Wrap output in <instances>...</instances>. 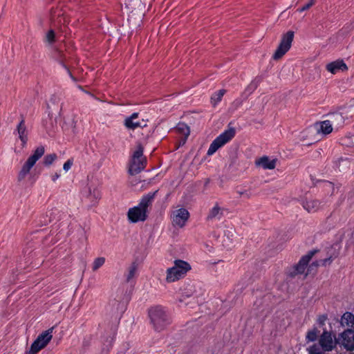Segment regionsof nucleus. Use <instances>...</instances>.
I'll list each match as a JSON object with an SVG mask.
<instances>
[{"instance_id":"nucleus-28","label":"nucleus","mask_w":354,"mask_h":354,"mask_svg":"<svg viewBox=\"0 0 354 354\" xmlns=\"http://www.w3.org/2000/svg\"><path fill=\"white\" fill-rule=\"evenodd\" d=\"M261 80L260 78H255L253 81L251 82V83L248 85L247 87V91L250 93L253 92L258 86L259 84L260 83Z\"/></svg>"},{"instance_id":"nucleus-30","label":"nucleus","mask_w":354,"mask_h":354,"mask_svg":"<svg viewBox=\"0 0 354 354\" xmlns=\"http://www.w3.org/2000/svg\"><path fill=\"white\" fill-rule=\"evenodd\" d=\"M143 148L139 145L136 151L133 153V159H144L143 157Z\"/></svg>"},{"instance_id":"nucleus-27","label":"nucleus","mask_w":354,"mask_h":354,"mask_svg":"<svg viewBox=\"0 0 354 354\" xmlns=\"http://www.w3.org/2000/svg\"><path fill=\"white\" fill-rule=\"evenodd\" d=\"M57 158V155L55 153L46 155L44 158V164L46 166L50 165Z\"/></svg>"},{"instance_id":"nucleus-20","label":"nucleus","mask_w":354,"mask_h":354,"mask_svg":"<svg viewBox=\"0 0 354 354\" xmlns=\"http://www.w3.org/2000/svg\"><path fill=\"white\" fill-rule=\"evenodd\" d=\"M86 197L91 202L95 203L100 198V192L96 187L88 186L86 191Z\"/></svg>"},{"instance_id":"nucleus-33","label":"nucleus","mask_w":354,"mask_h":354,"mask_svg":"<svg viewBox=\"0 0 354 354\" xmlns=\"http://www.w3.org/2000/svg\"><path fill=\"white\" fill-rule=\"evenodd\" d=\"M343 144L346 145L354 146V136L344 139Z\"/></svg>"},{"instance_id":"nucleus-17","label":"nucleus","mask_w":354,"mask_h":354,"mask_svg":"<svg viewBox=\"0 0 354 354\" xmlns=\"http://www.w3.org/2000/svg\"><path fill=\"white\" fill-rule=\"evenodd\" d=\"M17 131L23 145H26L28 140V131L25 124V120L23 117L17 127Z\"/></svg>"},{"instance_id":"nucleus-38","label":"nucleus","mask_w":354,"mask_h":354,"mask_svg":"<svg viewBox=\"0 0 354 354\" xmlns=\"http://www.w3.org/2000/svg\"><path fill=\"white\" fill-rule=\"evenodd\" d=\"M60 176V174L58 173H55L54 175L52 176V180L53 181H55L57 179H58Z\"/></svg>"},{"instance_id":"nucleus-13","label":"nucleus","mask_w":354,"mask_h":354,"mask_svg":"<svg viewBox=\"0 0 354 354\" xmlns=\"http://www.w3.org/2000/svg\"><path fill=\"white\" fill-rule=\"evenodd\" d=\"M277 159L270 158L267 156H263L260 158L255 160V164L257 167H260L263 169H273L277 165Z\"/></svg>"},{"instance_id":"nucleus-23","label":"nucleus","mask_w":354,"mask_h":354,"mask_svg":"<svg viewBox=\"0 0 354 354\" xmlns=\"http://www.w3.org/2000/svg\"><path fill=\"white\" fill-rule=\"evenodd\" d=\"M138 269V264L136 262H133L128 268L127 273L126 275V280L129 282L134 277Z\"/></svg>"},{"instance_id":"nucleus-15","label":"nucleus","mask_w":354,"mask_h":354,"mask_svg":"<svg viewBox=\"0 0 354 354\" xmlns=\"http://www.w3.org/2000/svg\"><path fill=\"white\" fill-rule=\"evenodd\" d=\"M145 167V159H133L129 169V172L131 175H136L143 170Z\"/></svg>"},{"instance_id":"nucleus-14","label":"nucleus","mask_w":354,"mask_h":354,"mask_svg":"<svg viewBox=\"0 0 354 354\" xmlns=\"http://www.w3.org/2000/svg\"><path fill=\"white\" fill-rule=\"evenodd\" d=\"M326 69L331 73L335 74L339 71H347L348 67L343 60L338 59L326 65Z\"/></svg>"},{"instance_id":"nucleus-16","label":"nucleus","mask_w":354,"mask_h":354,"mask_svg":"<svg viewBox=\"0 0 354 354\" xmlns=\"http://www.w3.org/2000/svg\"><path fill=\"white\" fill-rule=\"evenodd\" d=\"M315 250L310 251L306 255L304 256L300 259L298 264L295 267L296 272L297 274H301L305 271L307 264L315 254Z\"/></svg>"},{"instance_id":"nucleus-9","label":"nucleus","mask_w":354,"mask_h":354,"mask_svg":"<svg viewBox=\"0 0 354 354\" xmlns=\"http://www.w3.org/2000/svg\"><path fill=\"white\" fill-rule=\"evenodd\" d=\"M319 344L324 351L329 352L333 351L335 344L338 343L337 339L335 340L330 332L324 330L319 339Z\"/></svg>"},{"instance_id":"nucleus-26","label":"nucleus","mask_w":354,"mask_h":354,"mask_svg":"<svg viewBox=\"0 0 354 354\" xmlns=\"http://www.w3.org/2000/svg\"><path fill=\"white\" fill-rule=\"evenodd\" d=\"M318 330L314 328L313 330H309L306 335V339L308 342H314L317 339Z\"/></svg>"},{"instance_id":"nucleus-12","label":"nucleus","mask_w":354,"mask_h":354,"mask_svg":"<svg viewBox=\"0 0 354 354\" xmlns=\"http://www.w3.org/2000/svg\"><path fill=\"white\" fill-rule=\"evenodd\" d=\"M138 117V113H133L130 116L127 117L124 121V125L125 127L130 130H135L138 127L144 128L147 127V124L144 121H142V122L135 121Z\"/></svg>"},{"instance_id":"nucleus-10","label":"nucleus","mask_w":354,"mask_h":354,"mask_svg":"<svg viewBox=\"0 0 354 354\" xmlns=\"http://www.w3.org/2000/svg\"><path fill=\"white\" fill-rule=\"evenodd\" d=\"M189 216V212L185 208L174 210L171 214L172 224L174 226L182 227L185 225Z\"/></svg>"},{"instance_id":"nucleus-31","label":"nucleus","mask_w":354,"mask_h":354,"mask_svg":"<svg viewBox=\"0 0 354 354\" xmlns=\"http://www.w3.org/2000/svg\"><path fill=\"white\" fill-rule=\"evenodd\" d=\"M315 3V0H310L309 3H306L305 6H304L303 7L299 8L297 10L298 12H302L305 10H308L313 5H314Z\"/></svg>"},{"instance_id":"nucleus-42","label":"nucleus","mask_w":354,"mask_h":354,"mask_svg":"<svg viewBox=\"0 0 354 354\" xmlns=\"http://www.w3.org/2000/svg\"><path fill=\"white\" fill-rule=\"evenodd\" d=\"M326 185L331 187H332V184L330 183H326Z\"/></svg>"},{"instance_id":"nucleus-39","label":"nucleus","mask_w":354,"mask_h":354,"mask_svg":"<svg viewBox=\"0 0 354 354\" xmlns=\"http://www.w3.org/2000/svg\"><path fill=\"white\" fill-rule=\"evenodd\" d=\"M233 104L236 105V107L239 106L241 104V101L240 100H236Z\"/></svg>"},{"instance_id":"nucleus-22","label":"nucleus","mask_w":354,"mask_h":354,"mask_svg":"<svg viewBox=\"0 0 354 354\" xmlns=\"http://www.w3.org/2000/svg\"><path fill=\"white\" fill-rule=\"evenodd\" d=\"M176 131L184 136L183 142H185L190 133L189 127L185 123H178Z\"/></svg>"},{"instance_id":"nucleus-21","label":"nucleus","mask_w":354,"mask_h":354,"mask_svg":"<svg viewBox=\"0 0 354 354\" xmlns=\"http://www.w3.org/2000/svg\"><path fill=\"white\" fill-rule=\"evenodd\" d=\"M341 324L343 326H354V315L351 313H345L341 318Z\"/></svg>"},{"instance_id":"nucleus-37","label":"nucleus","mask_w":354,"mask_h":354,"mask_svg":"<svg viewBox=\"0 0 354 354\" xmlns=\"http://www.w3.org/2000/svg\"><path fill=\"white\" fill-rule=\"evenodd\" d=\"M339 162L342 163L344 165H345L346 167H348V165H349V162H348V160L346 158H345V159L341 158L339 160Z\"/></svg>"},{"instance_id":"nucleus-8","label":"nucleus","mask_w":354,"mask_h":354,"mask_svg":"<svg viewBox=\"0 0 354 354\" xmlns=\"http://www.w3.org/2000/svg\"><path fill=\"white\" fill-rule=\"evenodd\" d=\"M337 343L348 351H354V330L346 329L339 334Z\"/></svg>"},{"instance_id":"nucleus-41","label":"nucleus","mask_w":354,"mask_h":354,"mask_svg":"<svg viewBox=\"0 0 354 354\" xmlns=\"http://www.w3.org/2000/svg\"><path fill=\"white\" fill-rule=\"evenodd\" d=\"M69 74H70V77H71V79L74 81V82H76L77 80L75 77H74L72 74L68 71Z\"/></svg>"},{"instance_id":"nucleus-40","label":"nucleus","mask_w":354,"mask_h":354,"mask_svg":"<svg viewBox=\"0 0 354 354\" xmlns=\"http://www.w3.org/2000/svg\"><path fill=\"white\" fill-rule=\"evenodd\" d=\"M319 265V263L315 262V263H312V265L310 266V268L313 267V266H315V268H317Z\"/></svg>"},{"instance_id":"nucleus-7","label":"nucleus","mask_w":354,"mask_h":354,"mask_svg":"<svg viewBox=\"0 0 354 354\" xmlns=\"http://www.w3.org/2000/svg\"><path fill=\"white\" fill-rule=\"evenodd\" d=\"M294 38V32L288 31L282 36L281 42L274 53L272 57L274 59H279L282 57L290 48Z\"/></svg>"},{"instance_id":"nucleus-18","label":"nucleus","mask_w":354,"mask_h":354,"mask_svg":"<svg viewBox=\"0 0 354 354\" xmlns=\"http://www.w3.org/2000/svg\"><path fill=\"white\" fill-rule=\"evenodd\" d=\"M315 128L318 133L326 135L332 132L333 127L330 120H324L315 124Z\"/></svg>"},{"instance_id":"nucleus-11","label":"nucleus","mask_w":354,"mask_h":354,"mask_svg":"<svg viewBox=\"0 0 354 354\" xmlns=\"http://www.w3.org/2000/svg\"><path fill=\"white\" fill-rule=\"evenodd\" d=\"M302 207L309 213H315L319 210L324 205V201H320L312 196L306 197L301 201Z\"/></svg>"},{"instance_id":"nucleus-6","label":"nucleus","mask_w":354,"mask_h":354,"mask_svg":"<svg viewBox=\"0 0 354 354\" xmlns=\"http://www.w3.org/2000/svg\"><path fill=\"white\" fill-rule=\"evenodd\" d=\"M53 328H49L40 334L32 344L28 354H37L51 340Z\"/></svg>"},{"instance_id":"nucleus-5","label":"nucleus","mask_w":354,"mask_h":354,"mask_svg":"<svg viewBox=\"0 0 354 354\" xmlns=\"http://www.w3.org/2000/svg\"><path fill=\"white\" fill-rule=\"evenodd\" d=\"M234 136L235 130L234 128L225 130L213 140L207 150V154L208 156L213 155L219 148L230 142Z\"/></svg>"},{"instance_id":"nucleus-25","label":"nucleus","mask_w":354,"mask_h":354,"mask_svg":"<svg viewBox=\"0 0 354 354\" xmlns=\"http://www.w3.org/2000/svg\"><path fill=\"white\" fill-rule=\"evenodd\" d=\"M105 263L104 257H97L94 259L92 264V270L93 271H97L100 268H101Z\"/></svg>"},{"instance_id":"nucleus-29","label":"nucleus","mask_w":354,"mask_h":354,"mask_svg":"<svg viewBox=\"0 0 354 354\" xmlns=\"http://www.w3.org/2000/svg\"><path fill=\"white\" fill-rule=\"evenodd\" d=\"M308 354H324L321 348L316 344L313 345L308 348Z\"/></svg>"},{"instance_id":"nucleus-34","label":"nucleus","mask_w":354,"mask_h":354,"mask_svg":"<svg viewBox=\"0 0 354 354\" xmlns=\"http://www.w3.org/2000/svg\"><path fill=\"white\" fill-rule=\"evenodd\" d=\"M72 165L73 160L69 159L64 164L63 169L66 172H67L71 169Z\"/></svg>"},{"instance_id":"nucleus-36","label":"nucleus","mask_w":354,"mask_h":354,"mask_svg":"<svg viewBox=\"0 0 354 354\" xmlns=\"http://www.w3.org/2000/svg\"><path fill=\"white\" fill-rule=\"evenodd\" d=\"M327 319V316L326 315H320L317 319V322L319 323V324L320 325H324L325 324V322Z\"/></svg>"},{"instance_id":"nucleus-19","label":"nucleus","mask_w":354,"mask_h":354,"mask_svg":"<svg viewBox=\"0 0 354 354\" xmlns=\"http://www.w3.org/2000/svg\"><path fill=\"white\" fill-rule=\"evenodd\" d=\"M223 215V209L216 204L210 210L207 216V220H220Z\"/></svg>"},{"instance_id":"nucleus-35","label":"nucleus","mask_w":354,"mask_h":354,"mask_svg":"<svg viewBox=\"0 0 354 354\" xmlns=\"http://www.w3.org/2000/svg\"><path fill=\"white\" fill-rule=\"evenodd\" d=\"M332 261H333V259H332L331 257H330L329 258H326V259H324L323 260H321L320 261V263L322 266H326L328 264H330Z\"/></svg>"},{"instance_id":"nucleus-43","label":"nucleus","mask_w":354,"mask_h":354,"mask_svg":"<svg viewBox=\"0 0 354 354\" xmlns=\"http://www.w3.org/2000/svg\"><path fill=\"white\" fill-rule=\"evenodd\" d=\"M189 295L188 294H183V297H189Z\"/></svg>"},{"instance_id":"nucleus-2","label":"nucleus","mask_w":354,"mask_h":354,"mask_svg":"<svg viewBox=\"0 0 354 354\" xmlns=\"http://www.w3.org/2000/svg\"><path fill=\"white\" fill-rule=\"evenodd\" d=\"M151 322L154 329L161 331L171 323V318L165 309L160 306L151 308L149 311Z\"/></svg>"},{"instance_id":"nucleus-4","label":"nucleus","mask_w":354,"mask_h":354,"mask_svg":"<svg viewBox=\"0 0 354 354\" xmlns=\"http://www.w3.org/2000/svg\"><path fill=\"white\" fill-rule=\"evenodd\" d=\"M44 151L45 149L43 146L38 147L33 151L32 154L27 159L18 174V180L19 181L25 178L32 167L35 165L36 162L44 154Z\"/></svg>"},{"instance_id":"nucleus-3","label":"nucleus","mask_w":354,"mask_h":354,"mask_svg":"<svg viewBox=\"0 0 354 354\" xmlns=\"http://www.w3.org/2000/svg\"><path fill=\"white\" fill-rule=\"evenodd\" d=\"M191 269L188 263L183 260H176L173 267L167 270L166 281L168 283L174 282L183 277Z\"/></svg>"},{"instance_id":"nucleus-24","label":"nucleus","mask_w":354,"mask_h":354,"mask_svg":"<svg viewBox=\"0 0 354 354\" xmlns=\"http://www.w3.org/2000/svg\"><path fill=\"white\" fill-rule=\"evenodd\" d=\"M225 93V90L221 89L217 92L214 93L211 97V102L213 106H216L219 102H221L223 96Z\"/></svg>"},{"instance_id":"nucleus-1","label":"nucleus","mask_w":354,"mask_h":354,"mask_svg":"<svg viewBox=\"0 0 354 354\" xmlns=\"http://www.w3.org/2000/svg\"><path fill=\"white\" fill-rule=\"evenodd\" d=\"M157 192L158 191L149 192L143 196L137 206L129 209L127 216L130 222L137 223L146 220L147 208L151 205Z\"/></svg>"},{"instance_id":"nucleus-32","label":"nucleus","mask_w":354,"mask_h":354,"mask_svg":"<svg viewBox=\"0 0 354 354\" xmlns=\"http://www.w3.org/2000/svg\"><path fill=\"white\" fill-rule=\"evenodd\" d=\"M46 40L50 42V43H52L54 41V39H55V32L53 30H50L47 34H46Z\"/></svg>"}]
</instances>
